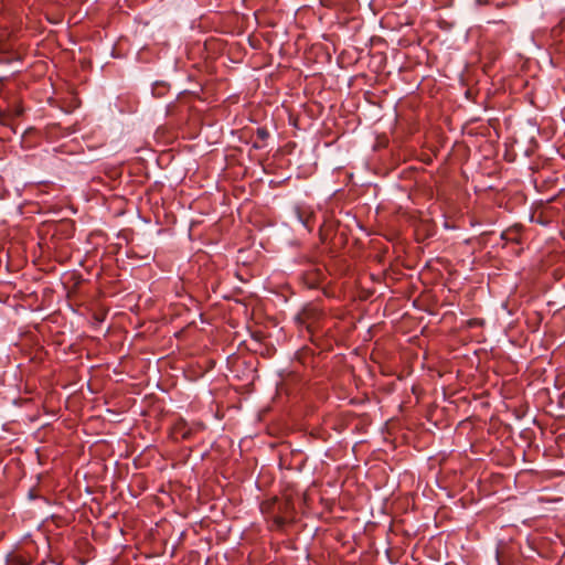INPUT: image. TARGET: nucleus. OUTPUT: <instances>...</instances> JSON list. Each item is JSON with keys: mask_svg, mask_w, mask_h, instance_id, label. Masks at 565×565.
<instances>
[{"mask_svg": "<svg viewBox=\"0 0 565 565\" xmlns=\"http://www.w3.org/2000/svg\"><path fill=\"white\" fill-rule=\"evenodd\" d=\"M386 145H387V140H386L385 135H379L376 137V141L373 147L375 150H379V149L385 148Z\"/></svg>", "mask_w": 565, "mask_h": 565, "instance_id": "obj_4", "label": "nucleus"}, {"mask_svg": "<svg viewBox=\"0 0 565 565\" xmlns=\"http://www.w3.org/2000/svg\"><path fill=\"white\" fill-rule=\"evenodd\" d=\"M412 23H413V21H412L411 17L407 14H404L403 18L397 21V24L401 26L411 25Z\"/></svg>", "mask_w": 565, "mask_h": 565, "instance_id": "obj_6", "label": "nucleus"}, {"mask_svg": "<svg viewBox=\"0 0 565 565\" xmlns=\"http://www.w3.org/2000/svg\"><path fill=\"white\" fill-rule=\"evenodd\" d=\"M189 435H190V433H189V431L184 433V434H183V438H188V437H189Z\"/></svg>", "mask_w": 565, "mask_h": 565, "instance_id": "obj_12", "label": "nucleus"}, {"mask_svg": "<svg viewBox=\"0 0 565 565\" xmlns=\"http://www.w3.org/2000/svg\"><path fill=\"white\" fill-rule=\"evenodd\" d=\"M275 522L278 526H282L285 524V520L280 516L276 518Z\"/></svg>", "mask_w": 565, "mask_h": 565, "instance_id": "obj_8", "label": "nucleus"}, {"mask_svg": "<svg viewBox=\"0 0 565 565\" xmlns=\"http://www.w3.org/2000/svg\"><path fill=\"white\" fill-rule=\"evenodd\" d=\"M29 498H30V499H34V498H35V494H34L33 490H30V492H29Z\"/></svg>", "mask_w": 565, "mask_h": 565, "instance_id": "obj_9", "label": "nucleus"}, {"mask_svg": "<svg viewBox=\"0 0 565 565\" xmlns=\"http://www.w3.org/2000/svg\"><path fill=\"white\" fill-rule=\"evenodd\" d=\"M385 554L388 557V547L385 550Z\"/></svg>", "mask_w": 565, "mask_h": 565, "instance_id": "obj_14", "label": "nucleus"}, {"mask_svg": "<svg viewBox=\"0 0 565 565\" xmlns=\"http://www.w3.org/2000/svg\"><path fill=\"white\" fill-rule=\"evenodd\" d=\"M501 237L507 241L519 243L518 233H516V231H514L512 228L504 231L502 233Z\"/></svg>", "mask_w": 565, "mask_h": 565, "instance_id": "obj_3", "label": "nucleus"}, {"mask_svg": "<svg viewBox=\"0 0 565 565\" xmlns=\"http://www.w3.org/2000/svg\"><path fill=\"white\" fill-rule=\"evenodd\" d=\"M254 147L257 149L260 148V146L258 143H255Z\"/></svg>", "mask_w": 565, "mask_h": 565, "instance_id": "obj_13", "label": "nucleus"}, {"mask_svg": "<svg viewBox=\"0 0 565 565\" xmlns=\"http://www.w3.org/2000/svg\"><path fill=\"white\" fill-rule=\"evenodd\" d=\"M257 138L262 141L266 140L269 137V132L266 128L260 127L256 130Z\"/></svg>", "mask_w": 565, "mask_h": 565, "instance_id": "obj_5", "label": "nucleus"}, {"mask_svg": "<svg viewBox=\"0 0 565 565\" xmlns=\"http://www.w3.org/2000/svg\"><path fill=\"white\" fill-rule=\"evenodd\" d=\"M298 217H299V221H300V222H301V223H302L307 228H309V217L303 218L301 213H298Z\"/></svg>", "mask_w": 565, "mask_h": 565, "instance_id": "obj_7", "label": "nucleus"}, {"mask_svg": "<svg viewBox=\"0 0 565 565\" xmlns=\"http://www.w3.org/2000/svg\"><path fill=\"white\" fill-rule=\"evenodd\" d=\"M399 130L406 135H413L417 130L413 114L407 118L396 114L395 131Z\"/></svg>", "mask_w": 565, "mask_h": 565, "instance_id": "obj_1", "label": "nucleus"}, {"mask_svg": "<svg viewBox=\"0 0 565 565\" xmlns=\"http://www.w3.org/2000/svg\"><path fill=\"white\" fill-rule=\"evenodd\" d=\"M383 426H384V428H387L388 427V420H385Z\"/></svg>", "mask_w": 565, "mask_h": 565, "instance_id": "obj_11", "label": "nucleus"}, {"mask_svg": "<svg viewBox=\"0 0 565 565\" xmlns=\"http://www.w3.org/2000/svg\"><path fill=\"white\" fill-rule=\"evenodd\" d=\"M168 90V84L164 82H156L152 86V94L156 97H162Z\"/></svg>", "mask_w": 565, "mask_h": 565, "instance_id": "obj_2", "label": "nucleus"}, {"mask_svg": "<svg viewBox=\"0 0 565 565\" xmlns=\"http://www.w3.org/2000/svg\"><path fill=\"white\" fill-rule=\"evenodd\" d=\"M20 564H21V565H26V563H25V562H23V561H21V562H20Z\"/></svg>", "mask_w": 565, "mask_h": 565, "instance_id": "obj_15", "label": "nucleus"}, {"mask_svg": "<svg viewBox=\"0 0 565 565\" xmlns=\"http://www.w3.org/2000/svg\"><path fill=\"white\" fill-rule=\"evenodd\" d=\"M393 15H396V17H398V18H399V13L391 12V13H390V17L392 18ZM392 23H393V21L391 20V24H392Z\"/></svg>", "mask_w": 565, "mask_h": 565, "instance_id": "obj_10", "label": "nucleus"}]
</instances>
